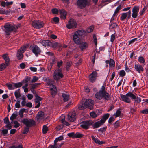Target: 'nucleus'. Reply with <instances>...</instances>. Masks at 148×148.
<instances>
[{
  "instance_id": "obj_1",
  "label": "nucleus",
  "mask_w": 148,
  "mask_h": 148,
  "mask_svg": "<svg viewBox=\"0 0 148 148\" xmlns=\"http://www.w3.org/2000/svg\"><path fill=\"white\" fill-rule=\"evenodd\" d=\"M85 31L82 29L75 32L73 35V39L74 42L77 44H80V48L82 51L84 50L88 46V44L86 42H82L81 43V40L85 36Z\"/></svg>"
},
{
  "instance_id": "obj_2",
  "label": "nucleus",
  "mask_w": 148,
  "mask_h": 148,
  "mask_svg": "<svg viewBox=\"0 0 148 148\" xmlns=\"http://www.w3.org/2000/svg\"><path fill=\"white\" fill-rule=\"evenodd\" d=\"M21 122L26 127L23 132V134H27L29 130V128L36 125L35 121L33 119L28 120L27 118H24L21 121Z\"/></svg>"
},
{
  "instance_id": "obj_3",
  "label": "nucleus",
  "mask_w": 148,
  "mask_h": 148,
  "mask_svg": "<svg viewBox=\"0 0 148 148\" xmlns=\"http://www.w3.org/2000/svg\"><path fill=\"white\" fill-rule=\"evenodd\" d=\"M4 31L7 35H10V33L12 31L15 32L18 29V27L15 25H13L11 24L7 23L4 26Z\"/></svg>"
},
{
  "instance_id": "obj_4",
  "label": "nucleus",
  "mask_w": 148,
  "mask_h": 148,
  "mask_svg": "<svg viewBox=\"0 0 148 148\" xmlns=\"http://www.w3.org/2000/svg\"><path fill=\"white\" fill-rule=\"evenodd\" d=\"M64 75L62 73V70L61 68L55 70L53 74L54 79L58 81L62 78Z\"/></svg>"
},
{
  "instance_id": "obj_5",
  "label": "nucleus",
  "mask_w": 148,
  "mask_h": 148,
  "mask_svg": "<svg viewBox=\"0 0 148 148\" xmlns=\"http://www.w3.org/2000/svg\"><path fill=\"white\" fill-rule=\"evenodd\" d=\"M47 84L48 86H50L51 95L53 97H54L57 94V89L56 87L53 84L52 82L50 79L47 82Z\"/></svg>"
},
{
  "instance_id": "obj_6",
  "label": "nucleus",
  "mask_w": 148,
  "mask_h": 148,
  "mask_svg": "<svg viewBox=\"0 0 148 148\" xmlns=\"http://www.w3.org/2000/svg\"><path fill=\"white\" fill-rule=\"evenodd\" d=\"M29 48L36 57H38V55L40 54L42 52L40 48L37 45H32L30 46Z\"/></svg>"
},
{
  "instance_id": "obj_7",
  "label": "nucleus",
  "mask_w": 148,
  "mask_h": 148,
  "mask_svg": "<svg viewBox=\"0 0 148 148\" xmlns=\"http://www.w3.org/2000/svg\"><path fill=\"white\" fill-rule=\"evenodd\" d=\"M89 0H77L76 2L78 8L82 9L84 8L89 3Z\"/></svg>"
},
{
  "instance_id": "obj_8",
  "label": "nucleus",
  "mask_w": 148,
  "mask_h": 148,
  "mask_svg": "<svg viewBox=\"0 0 148 148\" xmlns=\"http://www.w3.org/2000/svg\"><path fill=\"white\" fill-rule=\"evenodd\" d=\"M32 25L35 28L40 29L43 27L44 25V23L40 20H34L32 22Z\"/></svg>"
},
{
  "instance_id": "obj_9",
  "label": "nucleus",
  "mask_w": 148,
  "mask_h": 148,
  "mask_svg": "<svg viewBox=\"0 0 148 148\" xmlns=\"http://www.w3.org/2000/svg\"><path fill=\"white\" fill-rule=\"evenodd\" d=\"M92 125L91 121L86 120L81 123L80 127L85 130L88 129L90 126Z\"/></svg>"
},
{
  "instance_id": "obj_10",
  "label": "nucleus",
  "mask_w": 148,
  "mask_h": 148,
  "mask_svg": "<svg viewBox=\"0 0 148 148\" xmlns=\"http://www.w3.org/2000/svg\"><path fill=\"white\" fill-rule=\"evenodd\" d=\"M94 102V101L91 99H87L84 103L86 108L92 110L93 108Z\"/></svg>"
},
{
  "instance_id": "obj_11",
  "label": "nucleus",
  "mask_w": 148,
  "mask_h": 148,
  "mask_svg": "<svg viewBox=\"0 0 148 148\" xmlns=\"http://www.w3.org/2000/svg\"><path fill=\"white\" fill-rule=\"evenodd\" d=\"M77 24L76 22L73 20H70L66 25V27L69 29L76 28Z\"/></svg>"
},
{
  "instance_id": "obj_12",
  "label": "nucleus",
  "mask_w": 148,
  "mask_h": 148,
  "mask_svg": "<svg viewBox=\"0 0 148 148\" xmlns=\"http://www.w3.org/2000/svg\"><path fill=\"white\" fill-rule=\"evenodd\" d=\"M139 7L138 6H134L132 10V16L133 18H136L138 16V13L139 12Z\"/></svg>"
},
{
  "instance_id": "obj_13",
  "label": "nucleus",
  "mask_w": 148,
  "mask_h": 148,
  "mask_svg": "<svg viewBox=\"0 0 148 148\" xmlns=\"http://www.w3.org/2000/svg\"><path fill=\"white\" fill-rule=\"evenodd\" d=\"M97 73L95 71H93L89 75V78L90 81L92 83L94 82L97 77Z\"/></svg>"
},
{
  "instance_id": "obj_14",
  "label": "nucleus",
  "mask_w": 148,
  "mask_h": 148,
  "mask_svg": "<svg viewBox=\"0 0 148 148\" xmlns=\"http://www.w3.org/2000/svg\"><path fill=\"white\" fill-rule=\"evenodd\" d=\"M92 125H91L93 127V129L97 128L99 127L100 126L103 124V123L102 120H100L94 123L92 121H91Z\"/></svg>"
},
{
  "instance_id": "obj_15",
  "label": "nucleus",
  "mask_w": 148,
  "mask_h": 148,
  "mask_svg": "<svg viewBox=\"0 0 148 148\" xmlns=\"http://www.w3.org/2000/svg\"><path fill=\"white\" fill-rule=\"evenodd\" d=\"M76 114L74 112L72 113H69L68 115V120L71 122H74L76 119Z\"/></svg>"
},
{
  "instance_id": "obj_16",
  "label": "nucleus",
  "mask_w": 148,
  "mask_h": 148,
  "mask_svg": "<svg viewBox=\"0 0 148 148\" xmlns=\"http://www.w3.org/2000/svg\"><path fill=\"white\" fill-rule=\"evenodd\" d=\"M40 42L41 43L42 45L45 47H50L51 46V42L48 40H41L40 41Z\"/></svg>"
},
{
  "instance_id": "obj_17",
  "label": "nucleus",
  "mask_w": 148,
  "mask_h": 148,
  "mask_svg": "<svg viewBox=\"0 0 148 148\" xmlns=\"http://www.w3.org/2000/svg\"><path fill=\"white\" fill-rule=\"evenodd\" d=\"M2 57L5 62V65L7 66L9 65L10 63V60L8 55L4 54Z\"/></svg>"
},
{
  "instance_id": "obj_18",
  "label": "nucleus",
  "mask_w": 148,
  "mask_h": 148,
  "mask_svg": "<svg viewBox=\"0 0 148 148\" xmlns=\"http://www.w3.org/2000/svg\"><path fill=\"white\" fill-rule=\"evenodd\" d=\"M121 98L123 101L126 102L128 103H130L131 102V100L128 97V96L123 94H121Z\"/></svg>"
},
{
  "instance_id": "obj_19",
  "label": "nucleus",
  "mask_w": 148,
  "mask_h": 148,
  "mask_svg": "<svg viewBox=\"0 0 148 148\" xmlns=\"http://www.w3.org/2000/svg\"><path fill=\"white\" fill-rule=\"evenodd\" d=\"M104 93L102 91H99L95 94V96L97 99L101 100L103 98V96Z\"/></svg>"
},
{
  "instance_id": "obj_20",
  "label": "nucleus",
  "mask_w": 148,
  "mask_h": 148,
  "mask_svg": "<svg viewBox=\"0 0 148 148\" xmlns=\"http://www.w3.org/2000/svg\"><path fill=\"white\" fill-rule=\"evenodd\" d=\"M64 144V143H61V145H58L59 143H56L54 141V144L53 145H50L49 147L50 148H60Z\"/></svg>"
},
{
  "instance_id": "obj_21",
  "label": "nucleus",
  "mask_w": 148,
  "mask_h": 148,
  "mask_svg": "<svg viewBox=\"0 0 148 148\" xmlns=\"http://www.w3.org/2000/svg\"><path fill=\"white\" fill-rule=\"evenodd\" d=\"M60 17L63 19H66L67 13L64 10H61L60 11Z\"/></svg>"
},
{
  "instance_id": "obj_22",
  "label": "nucleus",
  "mask_w": 148,
  "mask_h": 148,
  "mask_svg": "<svg viewBox=\"0 0 148 148\" xmlns=\"http://www.w3.org/2000/svg\"><path fill=\"white\" fill-rule=\"evenodd\" d=\"M134 68L139 73H140L141 72H143L144 71L143 68L140 65L136 64L135 65Z\"/></svg>"
},
{
  "instance_id": "obj_23",
  "label": "nucleus",
  "mask_w": 148,
  "mask_h": 148,
  "mask_svg": "<svg viewBox=\"0 0 148 148\" xmlns=\"http://www.w3.org/2000/svg\"><path fill=\"white\" fill-rule=\"evenodd\" d=\"M91 138L93 141L97 144L99 145H102L105 143L104 142L100 141L98 138H96L94 136H92Z\"/></svg>"
},
{
  "instance_id": "obj_24",
  "label": "nucleus",
  "mask_w": 148,
  "mask_h": 148,
  "mask_svg": "<svg viewBox=\"0 0 148 148\" xmlns=\"http://www.w3.org/2000/svg\"><path fill=\"white\" fill-rule=\"evenodd\" d=\"M103 95V98L105 101L110 100L111 99V97L110 96L109 94L107 92H104Z\"/></svg>"
},
{
  "instance_id": "obj_25",
  "label": "nucleus",
  "mask_w": 148,
  "mask_h": 148,
  "mask_svg": "<svg viewBox=\"0 0 148 148\" xmlns=\"http://www.w3.org/2000/svg\"><path fill=\"white\" fill-rule=\"evenodd\" d=\"M62 96L63 98V101L64 102H66L69 100V97L68 95L64 93H62Z\"/></svg>"
},
{
  "instance_id": "obj_26",
  "label": "nucleus",
  "mask_w": 148,
  "mask_h": 148,
  "mask_svg": "<svg viewBox=\"0 0 148 148\" xmlns=\"http://www.w3.org/2000/svg\"><path fill=\"white\" fill-rule=\"evenodd\" d=\"M126 95L131 98V99H134L135 101L137 98V96L133 94L132 92H130L126 94Z\"/></svg>"
},
{
  "instance_id": "obj_27",
  "label": "nucleus",
  "mask_w": 148,
  "mask_h": 148,
  "mask_svg": "<svg viewBox=\"0 0 148 148\" xmlns=\"http://www.w3.org/2000/svg\"><path fill=\"white\" fill-rule=\"evenodd\" d=\"M14 84V83H7L6 84V86L9 90H14L15 89Z\"/></svg>"
},
{
  "instance_id": "obj_28",
  "label": "nucleus",
  "mask_w": 148,
  "mask_h": 148,
  "mask_svg": "<svg viewBox=\"0 0 148 148\" xmlns=\"http://www.w3.org/2000/svg\"><path fill=\"white\" fill-rule=\"evenodd\" d=\"M109 116L110 114L109 113H107L103 115L102 118L100 120H102L103 122V124H104L106 121L109 117Z\"/></svg>"
},
{
  "instance_id": "obj_29",
  "label": "nucleus",
  "mask_w": 148,
  "mask_h": 148,
  "mask_svg": "<svg viewBox=\"0 0 148 148\" xmlns=\"http://www.w3.org/2000/svg\"><path fill=\"white\" fill-rule=\"evenodd\" d=\"M118 26L117 24L114 22H110L109 24V29H112Z\"/></svg>"
},
{
  "instance_id": "obj_30",
  "label": "nucleus",
  "mask_w": 148,
  "mask_h": 148,
  "mask_svg": "<svg viewBox=\"0 0 148 148\" xmlns=\"http://www.w3.org/2000/svg\"><path fill=\"white\" fill-rule=\"evenodd\" d=\"M18 112L17 111H15L11 116L10 119L11 121L16 119L18 116Z\"/></svg>"
},
{
  "instance_id": "obj_31",
  "label": "nucleus",
  "mask_w": 148,
  "mask_h": 148,
  "mask_svg": "<svg viewBox=\"0 0 148 148\" xmlns=\"http://www.w3.org/2000/svg\"><path fill=\"white\" fill-rule=\"evenodd\" d=\"M37 119H40L41 118L44 117V113L42 111L39 112L37 114Z\"/></svg>"
},
{
  "instance_id": "obj_32",
  "label": "nucleus",
  "mask_w": 148,
  "mask_h": 148,
  "mask_svg": "<svg viewBox=\"0 0 148 148\" xmlns=\"http://www.w3.org/2000/svg\"><path fill=\"white\" fill-rule=\"evenodd\" d=\"M20 89H18V90L15 91L14 92V95L16 98L17 99L20 97L21 95L20 93Z\"/></svg>"
},
{
  "instance_id": "obj_33",
  "label": "nucleus",
  "mask_w": 148,
  "mask_h": 148,
  "mask_svg": "<svg viewBox=\"0 0 148 148\" xmlns=\"http://www.w3.org/2000/svg\"><path fill=\"white\" fill-rule=\"evenodd\" d=\"M86 108V106L84 105V103L82 102L81 103L78 105V108L80 110H84Z\"/></svg>"
},
{
  "instance_id": "obj_34",
  "label": "nucleus",
  "mask_w": 148,
  "mask_h": 148,
  "mask_svg": "<svg viewBox=\"0 0 148 148\" xmlns=\"http://www.w3.org/2000/svg\"><path fill=\"white\" fill-rule=\"evenodd\" d=\"M72 64V63L71 61H69L67 62L66 66V71H68L70 69V67Z\"/></svg>"
},
{
  "instance_id": "obj_35",
  "label": "nucleus",
  "mask_w": 148,
  "mask_h": 148,
  "mask_svg": "<svg viewBox=\"0 0 148 148\" xmlns=\"http://www.w3.org/2000/svg\"><path fill=\"white\" fill-rule=\"evenodd\" d=\"M26 109L25 108H22L20 109L19 112V115L20 117L22 118L23 117V113L25 112Z\"/></svg>"
},
{
  "instance_id": "obj_36",
  "label": "nucleus",
  "mask_w": 148,
  "mask_h": 148,
  "mask_svg": "<svg viewBox=\"0 0 148 148\" xmlns=\"http://www.w3.org/2000/svg\"><path fill=\"white\" fill-rule=\"evenodd\" d=\"M84 136V135L81 134L80 132H77L75 134V138H82Z\"/></svg>"
},
{
  "instance_id": "obj_37",
  "label": "nucleus",
  "mask_w": 148,
  "mask_h": 148,
  "mask_svg": "<svg viewBox=\"0 0 148 148\" xmlns=\"http://www.w3.org/2000/svg\"><path fill=\"white\" fill-rule=\"evenodd\" d=\"M30 77L26 76L25 79H23L21 82L23 84L24 83H28V82L30 81Z\"/></svg>"
},
{
  "instance_id": "obj_38",
  "label": "nucleus",
  "mask_w": 148,
  "mask_h": 148,
  "mask_svg": "<svg viewBox=\"0 0 148 148\" xmlns=\"http://www.w3.org/2000/svg\"><path fill=\"white\" fill-rule=\"evenodd\" d=\"M121 8V5H119L117 7L116 9L115 10L113 14V16H115V15H116L118 13Z\"/></svg>"
},
{
  "instance_id": "obj_39",
  "label": "nucleus",
  "mask_w": 148,
  "mask_h": 148,
  "mask_svg": "<svg viewBox=\"0 0 148 148\" xmlns=\"http://www.w3.org/2000/svg\"><path fill=\"white\" fill-rule=\"evenodd\" d=\"M14 84L15 89L16 88L21 87L22 86L23 84L21 82L18 83H14Z\"/></svg>"
},
{
  "instance_id": "obj_40",
  "label": "nucleus",
  "mask_w": 148,
  "mask_h": 148,
  "mask_svg": "<svg viewBox=\"0 0 148 148\" xmlns=\"http://www.w3.org/2000/svg\"><path fill=\"white\" fill-rule=\"evenodd\" d=\"M64 139V137L63 136H60L59 137H57L56 138L54 141L56 143H58V141H60Z\"/></svg>"
},
{
  "instance_id": "obj_41",
  "label": "nucleus",
  "mask_w": 148,
  "mask_h": 148,
  "mask_svg": "<svg viewBox=\"0 0 148 148\" xmlns=\"http://www.w3.org/2000/svg\"><path fill=\"white\" fill-rule=\"evenodd\" d=\"M109 65H110V66L111 67H114L115 66V62L112 59H110Z\"/></svg>"
},
{
  "instance_id": "obj_42",
  "label": "nucleus",
  "mask_w": 148,
  "mask_h": 148,
  "mask_svg": "<svg viewBox=\"0 0 148 148\" xmlns=\"http://www.w3.org/2000/svg\"><path fill=\"white\" fill-rule=\"evenodd\" d=\"M121 112L120 109H118L116 112L114 114V115L115 116V118L119 116L121 114Z\"/></svg>"
},
{
  "instance_id": "obj_43",
  "label": "nucleus",
  "mask_w": 148,
  "mask_h": 148,
  "mask_svg": "<svg viewBox=\"0 0 148 148\" xmlns=\"http://www.w3.org/2000/svg\"><path fill=\"white\" fill-rule=\"evenodd\" d=\"M127 13H123L122 14L121 16V20L122 21H123L127 16Z\"/></svg>"
},
{
  "instance_id": "obj_44",
  "label": "nucleus",
  "mask_w": 148,
  "mask_h": 148,
  "mask_svg": "<svg viewBox=\"0 0 148 148\" xmlns=\"http://www.w3.org/2000/svg\"><path fill=\"white\" fill-rule=\"evenodd\" d=\"M7 66L5 65V63H3L0 64V71L4 69Z\"/></svg>"
},
{
  "instance_id": "obj_45",
  "label": "nucleus",
  "mask_w": 148,
  "mask_h": 148,
  "mask_svg": "<svg viewBox=\"0 0 148 148\" xmlns=\"http://www.w3.org/2000/svg\"><path fill=\"white\" fill-rule=\"evenodd\" d=\"M41 100L42 98L40 97L37 95L36 96V99L35 101L36 103H37L38 102H40V101H41Z\"/></svg>"
},
{
  "instance_id": "obj_46",
  "label": "nucleus",
  "mask_w": 148,
  "mask_h": 148,
  "mask_svg": "<svg viewBox=\"0 0 148 148\" xmlns=\"http://www.w3.org/2000/svg\"><path fill=\"white\" fill-rule=\"evenodd\" d=\"M67 136L69 137L72 138H75V134L74 132H72L67 134Z\"/></svg>"
},
{
  "instance_id": "obj_47",
  "label": "nucleus",
  "mask_w": 148,
  "mask_h": 148,
  "mask_svg": "<svg viewBox=\"0 0 148 148\" xmlns=\"http://www.w3.org/2000/svg\"><path fill=\"white\" fill-rule=\"evenodd\" d=\"M48 130V128L45 125L43 126L42 129V133L43 134H45L47 133Z\"/></svg>"
},
{
  "instance_id": "obj_48",
  "label": "nucleus",
  "mask_w": 148,
  "mask_h": 148,
  "mask_svg": "<svg viewBox=\"0 0 148 148\" xmlns=\"http://www.w3.org/2000/svg\"><path fill=\"white\" fill-rule=\"evenodd\" d=\"M40 84V83H36L32 84L31 86L32 88L35 89L37 87H38Z\"/></svg>"
},
{
  "instance_id": "obj_49",
  "label": "nucleus",
  "mask_w": 148,
  "mask_h": 148,
  "mask_svg": "<svg viewBox=\"0 0 148 148\" xmlns=\"http://www.w3.org/2000/svg\"><path fill=\"white\" fill-rule=\"evenodd\" d=\"M120 124L118 120L116 121L114 123V126L115 128H117L120 126Z\"/></svg>"
},
{
  "instance_id": "obj_50",
  "label": "nucleus",
  "mask_w": 148,
  "mask_h": 148,
  "mask_svg": "<svg viewBox=\"0 0 148 148\" xmlns=\"http://www.w3.org/2000/svg\"><path fill=\"white\" fill-rule=\"evenodd\" d=\"M39 79V78L36 76H34L33 77V78L32 80H31V83H34L36 82Z\"/></svg>"
},
{
  "instance_id": "obj_51",
  "label": "nucleus",
  "mask_w": 148,
  "mask_h": 148,
  "mask_svg": "<svg viewBox=\"0 0 148 148\" xmlns=\"http://www.w3.org/2000/svg\"><path fill=\"white\" fill-rule=\"evenodd\" d=\"M138 60L139 62L142 63H144L145 62V60L144 58L142 56L139 57Z\"/></svg>"
},
{
  "instance_id": "obj_52",
  "label": "nucleus",
  "mask_w": 148,
  "mask_h": 148,
  "mask_svg": "<svg viewBox=\"0 0 148 148\" xmlns=\"http://www.w3.org/2000/svg\"><path fill=\"white\" fill-rule=\"evenodd\" d=\"M125 74L126 73L124 70H122L120 71L119 73V75L120 76L123 77L125 76Z\"/></svg>"
},
{
  "instance_id": "obj_53",
  "label": "nucleus",
  "mask_w": 148,
  "mask_h": 148,
  "mask_svg": "<svg viewBox=\"0 0 148 148\" xmlns=\"http://www.w3.org/2000/svg\"><path fill=\"white\" fill-rule=\"evenodd\" d=\"M14 127L15 128H17L20 125V123L16 121H15L14 122Z\"/></svg>"
},
{
  "instance_id": "obj_54",
  "label": "nucleus",
  "mask_w": 148,
  "mask_h": 148,
  "mask_svg": "<svg viewBox=\"0 0 148 148\" xmlns=\"http://www.w3.org/2000/svg\"><path fill=\"white\" fill-rule=\"evenodd\" d=\"M93 28L94 27L93 26H91L87 29L86 31L88 33H90L93 31Z\"/></svg>"
},
{
  "instance_id": "obj_55",
  "label": "nucleus",
  "mask_w": 148,
  "mask_h": 148,
  "mask_svg": "<svg viewBox=\"0 0 148 148\" xmlns=\"http://www.w3.org/2000/svg\"><path fill=\"white\" fill-rule=\"evenodd\" d=\"M8 133V130L6 129L2 130L1 131V133L4 136H6V134Z\"/></svg>"
},
{
  "instance_id": "obj_56",
  "label": "nucleus",
  "mask_w": 148,
  "mask_h": 148,
  "mask_svg": "<svg viewBox=\"0 0 148 148\" xmlns=\"http://www.w3.org/2000/svg\"><path fill=\"white\" fill-rule=\"evenodd\" d=\"M17 57L19 60L22 58H23V55L22 54V53H18L17 55Z\"/></svg>"
},
{
  "instance_id": "obj_57",
  "label": "nucleus",
  "mask_w": 148,
  "mask_h": 148,
  "mask_svg": "<svg viewBox=\"0 0 148 148\" xmlns=\"http://www.w3.org/2000/svg\"><path fill=\"white\" fill-rule=\"evenodd\" d=\"M52 60L51 63L53 64H55L57 61V58L55 56L52 59Z\"/></svg>"
},
{
  "instance_id": "obj_58",
  "label": "nucleus",
  "mask_w": 148,
  "mask_h": 148,
  "mask_svg": "<svg viewBox=\"0 0 148 148\" xmlns=\"http://www.w3.org/2000/svg\"><path fill=\"white\" fill-rule=\"evenodd\" d=\"M90 116L93 118H95L97 116V115L95 112H90Z\"/></svg>"
},
{
  "instance_id": "obj_59",
  "label": "nucleus",
  "mask_w": 148,
  "mask_h": 148,
  "mask_svg": "<svg viewBox=\"0 0 148 148\" xmlns=\"http://www.w3.org/2000/svg\"><path fill=\"white\" fill-rule=\"evenodd\" d=\"M4 123L7 124L10 123V121L8 117L5 118L4 119Z\"/></svg>"
},
{
  "instance_id": "obj_60",
  "label": "nucleus",
  "mask_w": 148,
  "mask_h": 148,
  "mask_svg": "<svg viewBox=\"0 0 148 148\" xmlns=\"http://www.w3.org/2000/svg\"><path fill=\"white\" fill-rule=\"evenodd\" d=\"M107 127H105L102 128H101L98 129V131L100 132L101 133H102L104 132H105L106 130Z\"/></svg>"
},
{
  "instance_id": "obj_61",
  "label": "nucleus",
  "mask_w": 148,
  "mask_h": 148,
  "mask_svg": "<svg viewBox=\"0 0 148 148\" xmlns=\"http://www.w3.org/2000/svg\"><path fill=\"white\" fill-rule=\"evenodd\" d=\"M58 44L57 42H55L54 43H52L51 42V46L52 47L54 48H56L58 46Z\"/></svg>"
},
{
  "instance_id": "obj_62",
  "label": "nucleus",
  "mask_w": 148,
  "mask_h": 148,
  "mask_svg": "<svg viewBox=\"0 0 148 148\" xmlns=\"http://www.w3.org/2000/svg\"><path fill=\"white\" fill-rule=\"evenodd\" d=\"M115 120V119L112 116L110 117L108 121V123H109L111 124L112 122L114 121Z\"/></svg>"
},
{
  "instance_id": "obj_63",
  "label": "nucleus",
  "mask_w": 148,
  "mask_h": 148,
  "mask_svg": "<svg viewBox=\"0 0 148 148\" xmlns=\"http://www.w3.org/2000/svg\"><path fill=\"white\" fill-rule=\"evenodd\" d=\"M63 63V61L62 60H60V62H58L57 63V66L58 67V69L62 65Z\"/></svg>"
},
{
  "instance_id": "obj_64",
  "label": "nucleus",
  "mask_w": 148,
  "mask_h": 148,
  "mask_svg": "<svg viewBox=\"0 0 148 148\" xmlns=\"http://www.w3.org/2000/svg\"><path fill=\"white\" fill-rule=\"evenodd\" d=\"M115 38V35L114 34H112L111 36L110 41L113 42Z\"/></svg>"
}]
</instances>
